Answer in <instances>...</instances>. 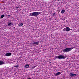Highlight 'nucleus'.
Wrapping results in <instances>:
<instances>
[{"label":"nucleus","instance_id":"19","mask_svg":"<svg viewBox=\"0 0 79 79\" xmlns=\"http://www.w3.org/2000/svg\"><path fill=\"white\" fill-rule=\"evenodd\" d=\"M10 23H9V24H8V25L10 26Z\"/></svg>","mask_w":79,"mask_h":79},{"label":"nucleus","instance_id":"18","mask_svg":"<svg viewBox=\"0 0 79 79\" xmlns=\"http://www.w3.org/2000/svg\"><path fill=\"white\" fill-rule=\"evenodd\" d=\"M13 23H10V26H11V25H13Z\"/></svg>","mask_w":79,"mask_h":79},{"label":"nucleus","instance_id":"8","mask_svg":"<svg viewBox=\"0 0 79 79\" xmlns=\"http://www.w3.org/2000/svg\"><path fill=\"white\" fill-rule=\"evenodd\" d=\"M5 55L7 56H10V53H7L5 54Z\"/></svg>","mask_w":79,"mask_h":79},{"label":"nucleus","instance_id":"2","mask_svg":"<svg viewBox=\"0 0 79 79\" xmlns=\"http://www.w3.org/2000/svg\"><path fill=\"white\" fill-rule=\"evenodd\" d=\"M74 47H72L70 48H66V49H64L63 50V52H68L69 51H71L72 49H73Z\"/></svg>","mask_w":79,"mask_h":79},{"label":"nucleus","instance_id":"1","mask_svg":"<svg viewBox=\"0 0 79 79\" xmlns=\"http://www.w3.org/2000/svg\"><path fill=\"white\" fill-rule=\"evenodd\" d=\"M42 12H35L32 13H30V16H36L37 17V16H39L40 14H41Z\"/></svg>","mask_w":79,"mask_h":79},{"label":"nucleus","instance_id":"6","mask_svg":"<svg viewBox=\"0 0 79 79\" xmlns=\"http://www.w3.org/2000/svg\"><path fill=\"white\" fill-rule=\"evenodd\" d=\"M61 73L60 72H58L55 74V76H59Z\"/></svg>","mask_w":79,"mask_h":79},{"label":"nucleus","instance_id":"5","mask_svg":"<svg viewBox=\"0 0 79 79\" xmlns=\"http://www.w3.org/2000/svg\"><path fill=\"white\" fill-rule=\"evenodd\" d=\"M39 42L38 41L36 42H34V43H33V45H39Z\"/></svg>","mask_w":79,"mask_h":79},{"label":"nucleus","instance_id":"3","mask_svg":"<svg viewBox=\"0 0 79 79\" xmlns=\"http://www.w3.org/2000/svg\"><path fill=\"white\" fill-rule=\"evenodd\" d=\"M56 58L58 59H64L65 58L64 56L62 55L58 56L57 57H56Z\"/></svg>","mask_w":79,"mask_h":79},{"label":"nucleus","instance_id":"11","mask_svg":"<svg viewBox=\"0 0 79 79\" xmlns=\"http://www.w3.org/2000/svg\"><path fill=\"white\" fill-rule=\"evenodd\" d=\"M29 66V64H27L25 66V68H28Z\"/></svg>","mask_w":79,"mask_h":79},{"label":"nucleus","instance_id":"10","mask_svg":"<svg viewBox=\"0 0 79 79\" xmlns=\"http://www.w3.org/2000/svg\"><path fill=\"white\" fill-rule=\"evenodd\" d=\"M4 64V63L3 61H0V65H2V64Z\"/></svg>","mask_w":79,"mask_h":79},{"label":"nucleus","instance_id":"22","mask_svg":"<svg viewBox=\"0 0 79 79\" xmlns=\"http://www.w3.org/2000/svg\"><path fill=\"white\" fill-rule=\"evenodd\" d=\"M27 79H31V78H28Z\"/></svg>","mask_w":79,"mask_h":79},{"label":"nucleus","instance_id":"17","mask_svg":"<svg viewBox=\"0 0 79 79\" xmlns=\"http://www.w3.org/2000/svg\"><path fill=\"white\" fill-rule=\"evenodd\" d=\"M55 15H56V14H55V13H54L53 15V16H55Z\"/></svg>","mask_w":79,"mask_h":79},{"label":"nucleus","instance_id":"24","mask_svg":"<svg viewBox=\"0 0 79 79\" xmlns=\"http://www.w3.org/2000/svg\"><path fill=\"white\" fill-rule=\"evenodd\" d=\"M59 12H60V10H59Z\"/></svg>","mask_w":79,"mask_h":79},{"label":"nucleus","instance_id":"4","mask_svg":"<svg viewBox=\"0 0 79 79\" xmlns=\"http://www.w3.org/2000/svg\"><path fill=\"white\" fill-rule=\"evenodd\" d=\"M71 77H76L77 76V75L76 74H73V73H70Z\"/></svg>","mask_w":79,"mask_h":79},{"label":"nucleus","instance_id":"9","mask_svg":"<svg viewBox=\"0 0 79 79\" xmlns=\"http://www.w3.org/2000/svg\"><path fill=\"white\" fill-rule=\"evenodd\" d=\"M64 12H65V10L64 9L62 10L61 11V13H62L63 14V13H64Z\"/></svg>","mask_w":79,"mask_h":79},{"label":"nucleus","instance_id":"23","mask_svg":"<svg viewBox=\"0 0 79 79\" xmlns=\"http://www.w3.org/2000/svg\"><path fill=\"white\" fill-rule=\"evenodd\" d=\"M11 55V53H10V55Z\"/></svg>","mask_w":79,"mask_h":79},{"label":"nucleus","instance_id":"21","mask_svg":"<svg viewBox=\"0 0 79 79\" xmlns=\"http://www.w3.org/2000/svg\"><path fill=\"white\" fill-rule=\"evenodd\" d=\"M35 66L34 67H32V68H35Z\"/></svg>","mask_w":79,"mask_h":79},{"label":"nucleus","instance_id":"20","mask_svg":"<svg viewBox=\"0 0 79 79\" xmlns=\"http://www.w3.org/2000/svg\"><path fill=\"white\" fill-rule=\"evenodd\" d=\"M19 8V7H17L16 8V9H18V8Z\"/></svg>","mask_w":79,"mask_h":79},{"label":"nucleus","instance_id":"15","mask_svg":"<svg viewBox=\"0 0 79 79\" xmlns=\"http://www.w3.org/2000/svg\"><path fill=\"white\" fill-rule=\"evenodd\" d=\"M14 67H15V68H18V67H19V66L16 65V66H14Z\"/></svg>","mask_w":79,"mask_h":79},{"label":"nucleus","instance_id":"16","mask_svg":"<svg viewBox=\"0 0 79 79\" xmlns=\"http://www.w3.org/2000/svg\"><path fill=\"white\" fill-rule=\"evenodd\" d=\"M7 16H8L9 17H10V15H8V14H7Z\"/></svg>","mask_w":79,"mask_h":79},{"label":"nucleus","instance_id":"12","mask_svg":"<svg viewBox=\"0 0 79 79\" xmlns=\"http://www.w3.org/2000/svg\"><path fill=\"white\" fill-rule=\"evenodd\" d=\"M24 24L23 23H20V24H19V26L20 27H21V26H22Z\"/></svg>","mask_w":79,"mask_h":79},{"label":"nucleus","instance_id":"14","mask_svg":"<svg viewBox=\"0 0 79 79\" xmlns=\"http://www.w3.org/2000/svg\"><path fill=\"white\" fill-rule=\"evenodd\" d=\"M63 31H66V28H64V29Z\"/></svg>","mask_w":79,"mask_h":79},{"label":"nucleus","instance_id":"7","mask_svg":"<svg viewBox=\"0 0 79 79\" xmlns=\"http://www.w3.org/2000/svg\"><path fill=\"white\" fill-rule=\"evenodd\" d=\"M71 30V29L69 28V27H66V31L67 32H68V31H69Z\"/></svg>","mask_w":79,"mask_h":79},{"label":"nucleus","instance_id":"13","mask_svg":"<svg viewBox=\"0 0 79 79\" xmlns=\"http://www.w3.org/2000/svg\"><path fill=\"white\" fill-rule=\"evenodd\" d=\"M4 16H5V15H1V18H3L4 17Z\"/></svg>","mask_w":79,"mask_h":79}]
</instances>
